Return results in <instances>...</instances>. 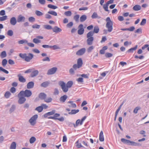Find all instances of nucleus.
Listing matches in <instances>:
<instances>
[{"label": "nucleus", "instance_id": "1", "mask_svg": "<svg viewBox=\"0 0 149 149\" xmlns=\"http://www.w3.org/2000/svg\"><path fill=\"white\" fill-rule=\"evenodd\" d=\"M93 31L89 32L87 34V38L88 39L86 42L87 44L88 45H91L93 44L94 38L93 37Z\"/></svg>", "mask_w": 149, "mask_h": 149}, {"label": "nucleus", "instance_id": "2", "mask_svg": "<svg viewBox=\"0 0 149 149\" xmlns=\"http://www.w3.org/2000/svg\"><path fill=\"white\" fill-rule=\"evenodd\" d=\"M106 21L107 23L106 25V27L108 29V31L111 32L113 30V22L111 21L109 17L107 18Z\"/></svg>", "mask_w": 149, "mask_h": 149}, {"label": "nucleus", "instance_id": "3", "mask_svg": "<svg viewBox=\"0 0 149 149\" xmlns=\"http://www.w3.org/2000/svg\"><path fill=\"white\" fill-rule=\"evenodd\" d=\"M31 91L29 90H26L25 91H22L19 93V95H23L25 97H29L32 95Z\"/></svg>", "mask_w": 149, "mask_h": 149}, {"label": "nucleus", "instance_id": "4", "mask_svg": "<svg viewBox=\"0 0 149 149\" xmlns=\"http://www.w3.org/2000/svg\"><path fill=\"white\" fill-rule=\"evenodd\" d=\"M59 84L61 86V89L64 92L66 93L68 91V88L64 82L60 81L59 82Z\"/></svg>", "mask_w": 149, "mask_h": 149}, {"label": "nucleus", "instance_id": "5", "mask_svg": "<svg viewBox=\"0 0 149 149\" xmlns=\"http://www.w3.org/2000/svg\"><path fill=\"white\" fill-rule=\"evenodd\" d=\"M38 118V115H35L32 116L29 120V122L30 124L32 126L35 125L36 123V120Z\"/></svg>", "mask_w": 149, "mask_h": 149}, {"label": "nucleus", "instance_id": "6", "mask_svg": "<svg viewBox=\"0 0 149 149\" xmlns=\"http://www.w3.org/2000/svg\"><path fill=\"white\" fill-rule=\"evenodd\" d=\"M18 97L19 98L18 103L19 104H24L26 100V99L24 96L23 95H19V93L18 95Z\"/></svg>", "mask_w": 149, "mask_h": 149}, {"label": "nucleus", "instance_id": "7", "mask_svg": "<svg viewBox=\"0 0 149 149\" xmlns=\"http://www.w3.org/2000/svg\"><path fill=\"white\" fill-rule=\"evenodd\" d=\"M79 29L78 30V33L80 35L83 34L84 31V29L83 28V25L82 24H80L78 26Z\"/></svg>", "mask_w": 149, "mask_h": 149}, {"label": "nucleus", "instance_id": "8", "mask_svg": "<svg viewBox=\"0 0 149 149\" xmlns=\"http://www.w3.org/2000/svg\"><path fill=\"white\" fill-rule=\"evenodd\" d=\"M57 68L56 67H53L49 70L47 72V74L51 75L54 74L57 71Z\"/></svg>", "mask_w": 149, "mask_h": 149}, {"label": "nucleus", "instance_id": "9", "mask_svg": "<svg viewBox=\"0 0 149 149\" xmlns=\"http://www.w3.org/2000/svg\"><path fill=\"white\" fill-rule=\"evenodd\" d=\"M86 49L85 48H83L78 51L76 53L77 55L78 56H81L84 54L85 52Z\"/></svg>", "mask_w": 149, "mask_h": 149}, {"label": "nucleus", "instance_id": "10", "mask_svg": "<svg viewBox=\"0 0 149 149\" xmlns=\"http://www.w3.org/2000/svg\"><path fill=\"white\" fill-rule=\"evenodd\" d=\"M33 57V55L31 53H29L28 56L26 54V57L25 59V61L27 62H29L31 60Z\"/></svg>", "mask_w": 149, "mask_h": 149}, {"label": "nucleus", "instance_id": "11", "mask_svg": "<svg viewBox=\"0 0 149 149\" xmlns=\"http://www.w3.org/2000/svg\"><path fill=\"white\" fill-rule=\"evenodd\" d=\"M25 18L22 15H19L17 18V22H24L25 21Z\"/></svg>", "mask_w": 149, "mask_h": 149}, {"label": "nucleus", "instance_id": "12", "mask_svg": "<svg viewBox=\"0 0 149 149\" xmlns=\"http://www.w3.org/2000/svg\"><path fill=\"white\" fill-rule=\"evenodd\" d=\"M17 77H18V80L20 82L24 83L26 81V79L23 76H22L21 74H18Z\"/></svg>", "mask_w": 149, "mask_h": 149}, {"label": "nucleus", "instance_id": "13", "mask_svg": "<svg viewBox=\"0 0 149 149\" xmlns=\"http://www.w3.org/2000/svg\"><path fill=\"white\" fill-rule=\"evenodd\" d=\"M17 22L16 19L15 17H13L10 18V23L12 25H15L16 24Z\"/></svg>", "mask_w": 149, "mask_h": 149}, {"label": "nucleus", "instance_id": "14", "mask_svg": "<svg viewBox=\"0 0 149 149\" xmlns=\"http://www.w3.org/2000/svg\"><path fill=\"white\" fill-rule=\"evenodd\" d=\"M34 86V83L33 81L29 82L27 85V88L29 89L33 88Z\"/></svg>", "mask_w": 149, "mask_h": 149}, {"label": "nucleus", "instance_id": "15", "mask_svg": "<svg viewBox=\"0 0 149 149\" xmlns=\"http://www.w3.org/2000/svg\"><path fill=\"white\" fill-rule=\"evenodd\" d=\"M52 30L53 32L56 33L62 31V29L57 26H55L54 28H52Z\"/></svg>", "mask_w": 149, "mask_h": 149}, {"label": "nucleus", "instance_id": "16", "mask_svg": "<svg viewBox=\"0 0 149 149\" xmlns=\"http://www.w3.org/2000/svg\"><path fill=\"white\" fill-rule=\"evenodd\" d=\"M56 111L55 110H53L52 111L48 112L46 113H45L44 115V116L45 118H47L48 116L52 115L55 113Z\"/></svg>", "mask_w": 149, "mask_h": 149}, {"label": "nucleus", "instance_id": "17", "mask_svg": "<svg viewBox=\"0 0 149 149\" xmlns=\"http://www.w3.org/2000/svg\"><path fill=\"white\" fill-rule=\"evenodd\" d=\"M38 71L37 70H35L32 71L31 74V76L32 77H33L38 75Z\"/></svg>", "mask_w": 149, "mask_h": 149}, {"label": "nucleus", "instance_id": "18", "mask_svg": "<svg viewBox=\"0 0 149 149\" xmlns=\"http://www.w3.org/2000/svg\"><path fill=\"white\" fill-rule=\"evenodd\" d=\"M46 97V95L43 93H40L39 95V97L41 100H44Z\"/></svg>", "mask_w": 149, "mask_h": 149}, {"label": "nucleus", "instance_id": "19", "mask_svg": "<svg viewBox=\"0 0 149 149\" xmlns=\"http://www.w3.org/2000/svg\"><path fill=\"white\" fill-rule=\"evenodd\" d=\"M68 98V96L66 95H64L61 96L60 98V101L62 102H64Z\"/></svg>", "mask_w": 149, "mask_h": 149}, {"label": "nucleus", "instance_id": "20", "mask_svg": "<svg viewBox=\"0 0 149 149\" xmlns=\"http://www.w3.org/2000/svg\"><path fill=\"white\" fill-rule=\"evenodd\" d=\"M68 103L70 104L68 106L70 107H71L72 108H75L77 107V106L75 104L73 103V102L72 101H68Z\"/></svg>", "mask_w": 149, "mask_h": 149}, {"label": "nucleus", "instance_id": "21", "mask_svg": "<svg viewBox=\"0 0 149 149\" xmlns=\"http://www.w3.org/2000/svg\"><path fill=\"white\" fill-rule=\"evenodd\" d=\"M99 140L101 141H103L104 140V138L103 135V132L101 131L100 134Z\"/></svg>", "mask_w": 149, "mask_h": 149}, {"label": "nucleus", "instance_id": "22", "mask_svg": "<svg viewBox=\"0 0 149 149\" xmlns=\"http://www.w3.org/2000/svg\"><path fill=\"white\" fill-rule=\"evenodd\" d=\"M80 68L81 67L83 64V62L81 58H79L78 59L77 64Z\"/></svg>", "mask_w": 149, "mask_h": 149}, {"label": "nucleus", "instance_id": "23", "mask_svg": "<svg viewBox=\"0 0 149 149\" xmlns=\"http://www.w3.org/2000/svg\"><path fill=\"white\" fill-rule=\"evenodd\" d=\"M141 6L138 5H136L134 6L133 8V10L135 11H138L141 9Z\"/></svg>", "mask_w": 149, "mask_h": 149}, {"label": "nucleus", "instance_id": "24", "mask_svg": "<svg viewBox=\"0 0 149 149\" xmlns=\"http://www.w3.org/2000/svg\"><path fill=\"white\" fill-rule=\"evenodd\" d=\"M121 141L123 143L127 144L130 145V141L126 139H121Z\"/></svg>", "mask_w": 149, "mask_h": 149}, {"label": "nucleus", "instance_id": "25", "mask_svg": "<svg viewBox=\"0 0 149 149\" xmlns=\"http://www.w3.org/2000/svg\"><path fill=\"white\" fill-rule=\"evenodd\" d=\"M138 45H136L133 48H132L129 49L127 51L128 52H133L134 51H135L137 48Z\"/></svg>", "mask_w": 149, "mask_h": 149}, {"label": "nucleus", "instance_id": "26", "mask_svg": "<svg viewBox=\"0 0 149 149\" xmlns=\"http://www.w3.org/2000/svg\"><path fill=\"white\" fill-rule=\"evenodd\" d=\"M16 143L15 142H13L12 143L10 147V149H16Z\"/></svg>", "mask_w": 149, "mask_h": 149}, {"label": "nucleus", "instance_id": "27", "mask_svg": "<svg viewBox=\"0 0 149 149\" xmlns=\"http://www.w3.org/2000/svg\"><path fill=\"white\" fill-rule=\"evenodd\" d=\"M87 16L86 15H82L80 18V21L81 22H83L86 20Z\"/></svg>", "mask_w": 149, "mask_h": 149}, {"label": "nucleus", "instance_id": "28", "mask_svg": "<svg viewBox=\"0 0 149 149\" xmlns=\"http://www.w3.org/2000/svg\"><path fill=\"white\" fill-rule=\"evenodd\" d=\"M49 82L48 81H46L42 83L41 85V86L42 87L46 88L47 86L49 84Z\"/></svg>", "mask_w": 149, "mask_h": 149}, {"label": "nucleus", "instance_id": "29", "mask_svg": "<svg viewBox=\"0 0 149 149\" xmlns=\"http://www.w3.org/2000/svg\"><path fill=\"white\" fill-rule=\"evenodd\" d=\"M73 84V82L72 81H68L66 84V86H67V87H68V88H70L72 86V85Z\"/></svg>", "mask_w": 149, "mask_h": 149}, {"label": "nucleus", "instance_id": "30", "mask_svg": "<svg viewBox=\"0 0 149 149\" xmlns=\"http://www.w3.org/2000/svg\"><path fill=\"white\" fill-rule=\"evenodd\" d=\"M79 111V109H73L72 110L71 112H69L68 113L69 114L72 115L74 114L77 113H78Z\"/></svg>", "mask_w": 149, "mask_h": 149}, {"label": "nucleus", "instance_id": "31", "mask_svg": "<svg viewBox=\"0 0 149 149\" xmlns=\"http://www.w3.org/2000/svg\"><path fill=\"white\" fill-rule=\"evenodd\" d=\"M94 49V47L91 46L88 47L87 49V52L88 53L91 52Z\"/></svg>", "mask_w": 149, "mask_h": 149}, {"label": "nucleus", "instance_id": "32", "mask_svg": "<svg viewBox=\"0 0 149 149\" xmlns=\"http://www.w3.org/2000/svg\"><path fill=\"white\" fill-rule=\"evenodd\" d=\"M91 18L92 19H95L96 18L100 19V17L98 16L96 12H94L91 16Z\"/></svg>", "mask_w": 149, "mask_h": 149}, {"label": "nucleus", "instance_id": "33", "mask_svg": "<svg viewBox=\"0 0 149 149\" xmlns=\"http://www.w3.org/2000/svg\"><path fill=\"white\" fill-rule=\"evenodd\" d=\"M99 29L98 26H95L93 29V34H94V33H97L99 32Z\"/></svg>", "mask_w": 149, "mask_h": 149}, {"label": "nucleus", "instance_id": "34", "mask_svg": "<svg viewBox=\"0 0 149 149\" xmlns=\"http://www.w3.org/2000/svg\"><path fill=\"white\" fill-rule=\"evenodd\" d=\"M18 44L19 45L23 44H26L27 43V40H22L19 41L18 42Z\"/></svg>", "mask_w": 149, "mask_h": 149}, {"label": "nucleus", "instance_id": "35", "mask_svg": "<svg viewBox=\"0 0 149 149\" xmlns=\"http://www.w3.org/2000/svg\"><path fill=\"white\" fill-rule=\"evenodd\" d=\"M109 5V4L106 3V4H104L103 5V8L106 11L108 12L109 11L108 10V6Z\"/></svg>", "mask_w": 149, "mask_h": 149}, {"label": "nucleus", "instance_id": "36", "mask_svg": "<svg viewBox=\"0 0 149 149\" xmlns=\"http://www.w3.org/2000/svg\"><path fill=\"white\" fill-rule=\"evenodd\" d=\"M130 145H131L132 146H139L140 145V144L138 143H136L134 141H130Z\"/></svg>", "mask_w": 149, "mask_h": 149}, {"label": "nucleus", "instance_id": "37", "mask_svg": "<svg viewBox=\"0 0 149 149\" xmlns=\"http://www.w3.org/2000/svg\"><path fill=\"white\" fill-rule=\"evenodd\" d=\"M7 54L6 52L3 51L1 53L0 56L1 58H5Z\"/></svg>", "mask_w": 149, "mask_h": 149}, {"label": "nucleus", "instance_id": "38", "mask_svg": "<svg viewBox=\"0 0 149 149\" xmlns=\"http://www.w3.org/2000/svg\"><path fill=\"white\" fill-rule=\"evenodd\" d=\"M11 95V94L10 92L7 91L4 94V97L6 98H8L10 97Z\"/></svg>", "mask_w": 149, "mask_h": 149}, {"label": "nucleus", "instance_id": "39", "mask_svg": "<svg viewBox=\"0 0 149 149\" xmlns=\"http://www.w3.org/2000/svg\"><path fill=\"white\" fill-rule=\"evenodd\" d=\"M44 100V101L47 103H49L52 101V99L50 97H47V98L46 97Z\"/></svg>", "mask_w": 149, "mask_h": 149}, {"label": "nucleus", "instance_id": "40", "mask_svg": "<svg viewBox=\"0 0 149 149\" xmlns=\"http://www.w3.org/2000/svg\"><path fill=\"white\" fill-rule=\"evenodd\" d=\"M44 28L48 30L52 29V28L51 26L48 25H43Z\"/></svg>", "mask_w": 149, "mask_h": 149}, {"label": "nucleus", "instance_id": "41", "mask_svg": "<svg viewBox=\"0 0 149 149\" xmlns=\"http://www.w3.org/2000/svg\"><path fill=\"white\" fill-rule=\"evenodd\" d=\"M16 107L15 106V105H12L11 107V108H10L9 110V111L10 113H11L13 112V111H14Z\"/></svg>", "mask_w": 149, "mask_h": 149}, {"label": "nucleus", "instance_id": "42", "mask_svg": "<svg viewBox=\"0 0 149 149\" xmlns=\"http://www.w3.org/2000/svg\"><path fill=\"white\" fill-rule=\"evenodd\" d=\"M48 8H52L53 9H55L57 8L58 7L57 6L52 5L51 4H49L47 5Z\"/></svg>", "mask_w": 149, "mask_h": 149}, {"label": "nucleus", "instance_id": "43", "mask_svg": "<svg viewBox=\"0 0 149 149\" xmlns=\"http://www.w3.org/2000/svg\"><path fill=\"white\" fill-rule=\"evenodd\" d=\"M26 54H27L26 53H20L19 54V56L22 59H24L25 60L26 57Z\"/></svg>", "mask_w": 149, "mask_h": 149}, {"label": "nucleus", "instance_id": "44", "mask_svg": "<svg viewBox=\"0 0 149 149\" xmlns=\"http://www.w3.org/2000/svg\"><path fill=\"white\" fill-rule=\"evenodd\" d=\"M33 42L36 43V44H38L41 42V40H39L36 38H34L33 40Z\"/></svg>", "mask_w": 149, "mask_h": 149}, {"label": "nucleus", "instance_id": "45", "mask_svg": "<svg viewBox=\"0 0 149 149\" xmlns=\"http://www.w3.org/2000/svg\"><path fill=\"white\" fill-rule=\"evenodd\" d=\"M79 140H78L76 142V146L78 148H81L83 147V146L81 145V143H79Z\"/></svg>", "mask_w": 149, "mask_h": 149}, {"label": "nucleus", "instance_id": "46", "mask_svg": "<svg viewBox=\"0 0 149 149\" xmlns=\"http://www.w3.org/2000/svg\"><path fill=\"white\" fill-rule=\"evenodd\" d=\"M35 110L38 111L39 113L41 112L43 110L42 106H40L36 107L35 109Z\"/></svg>", "mask_w": 149, "mask_h": 149}, {"label": "nucleus", "instance_id": "47", "mask_svg": "<svg viewBox=\"0 0 149 149\" xmlns=\"http://www.w3.org/2000/svg\"><path fill=\"white\" fill-rule=\"evenodd\" d=\"M35 14L38 16H42L43 14L39 10H36L35 11Z\"/></svg>", "mask_w": 149, "mask_h": 149}, {"label": "nucleus", "instance_id": "48", "mask_svg": "<svg viewBox=\"0 0 149 149\" xmlns=\"http://www.w3.org/2000/svg\"><path fill=\"white\" fill-rule=\"evenodd\" d=\"M48 13L55 16H56L57 15V13L53 11H49L48 12Z\"/></svg>", "mask_w": 149, "mask_h": 149}, {"label": "nucleus", "instance_id": "49", "mask_svg": "<svg viewBox=\"0 0 149 149\" xmlns=\"http://www.w3.org/2000/svg\"><path fill=\"white\" fill-rule=\"evenodd\" d=\"M36 141V138L34 137H31L29 140V142L30 143H33L35 142Z\"/></svg>", "mask_w": 149, "mask_h": 149}, {"label": "nucleus", "instance_id": "50", "mask_svg": "<svg viewBox=\"0 0 149 149\" xmlns=\"http://www.w3.org/2000/svg\"><path fill=\"white\" fill-rule=\"evenodd\" d=\"M7 61L6 59H3L2 61V65L3 67L5 66L7 64Z\"/></svg>", "mask_w": 149, "mask_h": 149}, {"label": "nucleus", "instance_id": "51", "mask_svg": "<svg viewBox=\"0 0 149 149\" xmlns=\"http://www.w3.org/2000/svg\"><path fill=\"white\" fill-rule=\"evenodd\" d=\"M7 19V16L6 15L0 17V21H3L6 20Z\"/></svg>", "mask_w": 149, "mask_h": 149}, {"label": "nucleus", "instance_id": "52", "mask_svg": "<svg viewBox=\"0 0 149 149\" xmlns=\"http://www.w3.org/2000/svg\"><path fill=\"white\" fill-rule=\"evenodd\" d=\"M80 123L81 121L79 119H78L76 121V124H75L74 123H73V125H74V127H77L79 124L80 125Z\"/></svg>", "mask_w": 149, "mask_h": 149}, {"label": "nucleus", "instance_id": "53", "mask_svg": "<svg viewBox=\"0 0 149 149\" xmlns=\"http://www.w3.org/2000/svg\"><path fill=\"white\" fill-rule=\"evenodd\" d=\"M32 27L33 29H38L40 27V25L36 24H35L33 25L32 26Z\"/></svg>", "mask_w": 149, "mask_h": 149}, {"label": "nucleus", "instance_id": "54", "mask_svg": "<svg viewBox=\"0 0 149 149\" xmlns=\"http://www.w3.org/2000/svg\"><path fill=\"white\" fill-rule=\"evenodd\" d=\"M113 54L109 53L107 52L105 53V56L107 58H110L113 56Z\"/></svg>", "mask_w": 149, "mask_h": 149}, {"label": "nucleus", "instance_id": "55", "mask_svg": "<svg viewBox=\"0 0 149 149\" xmlns=\"http://www.w3.org/2000/svg\"><path fill=\"white\" fill-rule=\"evenodd\" d=\"M64 14L67 16H70L72 15V13L71 11H68L65 12Z\"/></svg>", "mask_w": 149, "mask_h": 149}, {"label": "nucleus", "instance_id": "56", "mask_svg": "<svg viewBox=\"0 0 149 149\" xmlns=\"http://www.w3.org/2000/svg\"><path fill=\"white\" fill-rule=\"evenodd\" d=\"M79 15H75L74 17V19L77 22H78L79 21Z\"/></svg>", "mask_w": 149, "mask_h": 149}, {"label": "nucleus", "instance_id": "57", "mask_svg": "<svg viewBox=\"0 0 149 149\" xmlns=\"http://www.w3.org/2000/svg\"><path fill=\"white\" fill-rule=\"evenodd\" d=\"M51 47L50 48H52L54 50L57 49H60V48L58 46L56 45H55L52 46H51Z\"/></svg>", "mask_w": 149, "mask_h": 149}, {"label": "nucleus", "instance_id": "58", "mask_svg": "<svg viewBox=\"0 0 149 149\" xmlns=\"http://www.w3.org/2000/svg\"><path fill=\"white\" fill-rule=\"evenodd\" d=\"M74 70H74L73 68H71L69 70V72L70 74L72 75L74 74H75Z\"/></svg>", "mask_w": 149, "mask_h": 149}, {"label": "nucleus", "instance_id": "59", "mask_svg": "<svg viewBox=\"0 0 149 149\" xmlns=\"http://www.w3.org/2000/svg\"><path fill=\"white\" fill-rule=\"evenodd\" d=\"M0 71H2L6 74H8L9 73V72L7 70L4 69L2 67H0Z\"/></svg>", "mask_w": 149, "mask_h": 149}, {"label": "nucleus", "instance_id": "60", "mask_svg": "<svg viewBox=\"0 0 149 149\" xmlns=\"http://www.w3.org/2000/svg\"><path fill=\"white\" fill-rule=\"evenodd\" d=\"M42 61H48L49 62L50 61V59L48 57H46L45 58H44L42 59Z\"/></svg>", "mask_w": 149, "mask_h": 149}, {"label": "nucleus", "instance_id": "61", "mask_svg": "<svg viewBox=\"0 0 149 149\" xmlns=\"http://www.w3.org/2000/svg\"><path fill=\"white\" fill-rule=\"evenodd\" d=\"M35 20V18L33 17H30L29 18V22H34Z\"/></svg>", "mask_w": 149, "mask_h": 149}, {"label": "nucleus", "instance_id": "62", "mask_svg": "<svg viewBox=\"0 0 149 149\" xmlns=\"http://www.w3.org/2000/svg\"><path fill=\"white\" fill-rule=\"evenodd\" d=\"M72 68L75 70H76L77 69L80 68L77 64H74L72 66Z\"/></svg>", "mask_w": 149, "mask_h": 149}, {"label": "nucleus", "instance_id": "63", "mask_svg": "<svg viewBox=\"0 0 149 149\" xmlns=\"http://www.w3.org/2000/svg\"><path fill=\"white\" fill-rule=\"evenodd\" d=\"M146 23V19H142L141 23L140 25L141 26L144 25Z\"/></svg>", "mask_w": 149, "mask_h": 149}, {"label": "nucleus", "instance_id": "64", "mask_svg": "<svg viewBox=\"0 0 149 149\" xmlns=\"http://www.w3.org/2000/svg\"><path fill=\"white\" fill-rule=\"evenodd\" d=\"M135 33H142V29L141 28H139L135 31Z\"/></svg>", "mask_w": 149, "mask_h": 149}]
</instances>
